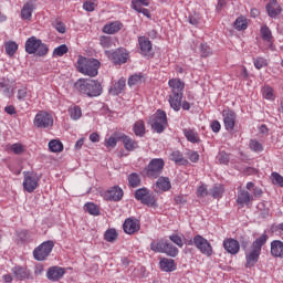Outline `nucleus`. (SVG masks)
Returning <instances> with one entry per match:
<instances>
[{
	"label": "nucleus",
	"mask_w": 283,
	"mask_h": 283,
	"mask_svg": "<svg viewBox=\"0 0 283 283\" xmlns=\"http://www.w3.org/2000/svg\"><path fill=\"white\" fill-rule=\"evenodd\" d=\"M268 241L269 234L263 233L252 242L250 250L245 253V269H253L258 264L262 254V248Z\"/></svg>",
	"instance_id": "obj_1"
},
{
	"label": "nucleus",
	"mask_w": 283,
	"mask_h": 283,
	"mask_svg": "<svg viewBox=\"0 0 283 283\" xmlns=\"http://www.w3.org/2000/svg\"><path fill=\"white\" fill-rule=\"evenodd\" d=\"M75 90L81 94H85L90 98L101 96L103 94V85L96 80L80 78L75 82Z\"/></svg>",
	"instance_id": "obj_2"
},
{
	"label": "nucleus",
	"mask_w": 283,
	"mask_h": 283,
	"mask_svg": "<svg viewBox=\"0 0 283 283\" xmlns=\"http://www.w3.org/2000/svg\"><path fill=\"white\" fill-rule=\"evenodd\" d=\"M98 67H101V62L96 59H87L84 56H78L77 59V71L86 76H98Z\"/></svg>",
	"instance_id": "obj_3"
},
{
	"label": "nucleus",
	"mask_w": 283,
	"mask_h": 283,
	"mask_svg": "<svg viewBox=\"0 0 283 283\" xmlns=\"http://www.w3.org/2000/svg\"><path fill=\"white\" fill-rule=\"evenodd\" d=\"M24 50L27 54H35V56H48V52H50L48 44L34 35L27 40Z\"/></svg>",
	"instance_id": "obj_4"
},
{
	"label": "nucleus",
	"mask_w": 283,
	"mask_h": 283,
	"mask_svg": "<svg viewBox=\"0 0 283 283\" xmlns=\"http://www.w3.org/2000/svg\"><path fill=\"white\" fill-rule=\"evenodd\" d=\"M164 169L165 159L154 158L148 163L147 167L144 169V174L146 178H150V180H156V178H160Z\"/></svg>",
	"instance_id": "obj_5"
},
{
	"label": "nucleus",
	"mask_w": 283,
	"mask_h": 283,
	"mask_svg": "<svg viewBox=\"0 0 283 283\" xmlns=\"http://www.w3.org/2000/svg\"><path fill=\"white\" fill-rule=\"evenodd\" d=\"M149 123L154 132L157 134H163L165 132V127H167V113H165V111L158 109Z\"/></svg>",
	"instance_id": "obj_6"
},
{
	"label": "nucleus",
	"mask_w": 283,
	"mask_h": 283,
	"mask_svg": "<svg viewBox=\"0 0 283 283\" xmlns=\"http://www.w3.org/2000/svg\"><path fill=\"white\" fill-rule=\"evenodd\" d=\"M134 197L146 207H158L156 205V197H154V195H151V192H149V189H147L146 187L135 190Z\"/></svg>",
	"instance_id": "obj_7"
},
{
	"label": "nucleus",
	"mask_w": 283,
	"mask_h": 283,
	"mask_svg": "<svg viewBox=\"0 0 283 283\" xmlns=\"http://www.w3.org/2000/svg\"><path fill=\"white\" fill-rule=\"evenodd\" d=\"M33 125L34 127H38V129H48V127L54 125V118H52L50 113L40 111L33 119Z\"/></svg>",
	"instance_id": "obj_8"
},
{
	"label": "nucleus",
	"mask_w": 283,
	"mask_h": 283,
	"mask_svg": "<svg viewBox=\"0 0 283 283\" xmlns=\"http://www.w3.org/2000/svg\"><path fill=\"white\" fill-rule=\"evenodd\" d=\"M193 243L196 249H198V251H200L202 255H207L208 258H211V255H213V247H211V243L202 235H195Z\"/></svg>",
	"instance_id": "obj_9"
},
{
	"label": "nucleus",
	"mask_w": 283,
	"mask_h": 283,
	"mask_svg": "<svg viewBox=\"0 0 283 283\" xmlns=\"http://www.w3.org/2000/svg\"><path fill=\"white\" fill-rule=\"evenodd\" d=\"M23 189L28 193H32L39 187V176L32 171H23Z\"/></svg>",
	"instance_id": "obj_10"
},
{
	"label": "nucleus",
	"mask_w": 283,
	"mask_h": 283,
	"mask_svg": "<svg viewBox=\"0 0 283 283\" xmlns=\"http://www.w3.org/2000/svg\"><path fill=\"white\" fill-rule=\"evenodd\" d=\"M52 249H54V241L43 242L33 251L34 260L42 262V260H45L52 253Z\"/></svg>",
	"instance_id": "obj_11"
},
{
	"label": "nucleus",
	"mask_w": 283,
	"mask_h": 283,
	"mask_svg": "<svg viewBox=\"0 0 283 283\" xmlns=\"http://www.w3.org/2000/svg\"><path fill=\"white\" fill-rule=\"evenodd\" d=\"M222 116L227 132H233V129H235V112L231 109H223Z\"/></svg>",
	"instance_id": "obj_12"
},
{
	"label": "nucleus",
	"mask_w": 283,
	"mask_h": 283,
	"mask_svg": "<svg viewBox=\"0 0 283 283\" xmlns=\"http://www.w3.org/2000/svg\"><path fill=\"white\" fill-rule=\"evenodd\" d=\"M138 45H139V50H140V54H143V56H151L153 53V44L151 41L149 40V38L145 36V35H140L138 36Z\"/></svg>",
	"instance_id": "obj_13"
},
{
	"label": "nucleus",
	"mask_w": 283,
	"mask_h": 283,
	"mask_svg": "<svg viewBox=\"0 0 283 283\" xmlns=\"http://www.w3.org/2000/svg\"><path fill=\"white\" fill-rule=\"evenodd\" d=\"M123 230L128 235H133V233H137V231H140V221H138V219L128 218L124 221Z\"/></svg>",
	"instance_id": "obj_14"
},
{
	"label": "nucleus",
	"mask_w": 283,
	"mask_h": 283,
	"mask_svg": "<svg viewBox=\"0 0 283 283\" xmlns=\"http://www.w3.org/2000/svg\"><path fill=\"white\" fill-rule=\"evenodd\" d=\"M127 59H129V53H127L126 49H117L112 53V60L115 65L127 63Z\"/></svg>",
	"instance_id": "obj_15"
},
{
	"label": "nucleus",
	"mask_w": 283,
	"mask_h": 283,
	"mask_svg": "<svg viewBox=\"0 0 283 283\" xmlns=\"http://www.w3.org/2000/svg\"><path fill=\"white\" fill-rule=\"evenodd\" d=\"M223 249H226L227 253L230 255H238L240 253V242L235 239H226L223 241Z\"/></svg>",
	"instance_id": "obj_16"
},
{
	"label": "nucleus",
	"mask_w": 283,
	"mask_h": 283,
	"mask_svg": "<svg viewBox=\"0 0 283 283\" xmlns=\"http://www.w3.org/2000/svg\"><path fill=\"white\" fill-rule=\"evenodd\" d=\"M65 275V269L61 266H52L46 272V277L51 282H59Z\"/></svg>",
	"instance_id": "obj_17"
},
{
	"label": "nucleus",
	"mask_w": 283,
	"mask_h": 283,
	"mask_svg": "<svg viewBox=\"0 0 283 283\" xmlns=\"http://www.w3.org/2000/svg\"><path fill=\"white\" fill-rule=\"evenodd\" d=\"M265 8L271 19H277V17L282 14V7L277 2V0H270V3H268Z\"/></svg>",
	"instance_id": "obj_18"
},
{
	"label": "nucleus",
	"mask_w": 283,
	"mask_h": 283,
	"mask_svg": "<svg viewBox=\"0 0 283 283\" xmlns=\"http://www.w3.org/2000/svg\"><path fill=\"white\" fill-rule=\"evenodd\" d=\"M118 140L123 143L126 151H134V149H138V142L125 134L118 135Z\"/></svg>",
	"instance_id": "obj_19"
},
{
	"label": "nucleus",
	"mask_w": 283,
	"mask_h": 283,
	"mask_svg": "<svg viewBox=\"0 0 283 283\" xmlns=\"http://www.w3.org/2000/svg\"><path fill=\"white\" fill-rule=\"evenodd\" d=\"M126 85L127 81L125 80V77H122L111 86L108 92L109 94H112V96H118V94H123V92H125Z\"/></svg>",
	"instance_id": "obj_20"
},
{
	"label": "nucleus",
	"mask_w": 283,
	"mask_h": 283,
	"mask_svg": "<svg viewBox=\"0 0 283 283\" xmlns=\"http://www.w3.org/2000/svg\"><path fill=\"white\" fill-rule=\"evenodd\" d=\"M254 198L251 192L247 190H241L238 192L237 202L238 205H241V207L249 206L250 202H253Z\"/></svg>",
	"instance_id": "obj_21"
},
{
	"label": "nucleus",
	"mask_w": 283,
	"mask_h": 283,
	"mask_svg": "<svg viewBox=\"0 0 283 283\" xmlns=\"http://www.w3.org/2000/svg\"><path fill=\"white\" fill-rule=\"evenodd\" d=\"M168 101L175 112H180V107H182V94L171 93Z\"/></svg>",
	"instance_id": "obj_22"
},
{
	"label": "nucleus",
	"mask_w": 283,
	"mask_h": 283,
	"mask_svg": "<svg viewBox=\"0 0 283 283\" xmlns=\"http://www.w3.org/2000/svg\"><path fill=\"white\" fill-rule=\"evenodd\" d=\"M168 85L171 88V94H182V91L185 90V82L180 78L169 80Z\"/></svg>",
	"instance_id": "obj_23"
},
{
	"label": "nucleus",
	"mask_w": 283,
	"mask_h": 283,
	"mask_svg": "<svg viewBox=\"0 0 283 283\" xmlns=\"http://www.w3.org/2000/svg\"><path fill=\"white\" fill-rule=\"evenodd\" d=\"M11 271L17 280L23 281L30 279V270L25 268L14 266Z\"/></svg>",
	"instance_id": "obj_24"
},
{
	"label": "nucleus",
	"mask_w": 283,
	"mask_h": 283,
	"mask_svg": "<svg viewBox=\"0 0 283 283\" xmlns=\"http://www.w3.org/2000/svg\"><path fill=\"white\" fill-rule=\"evenodd\" d=\"M271 255L273 258H282L283 259V242L280 240H274L271 242Z\"/></svg>",
	"instance_id": "obj_25"
},
{
	"label": "nucleus",
	"mask_w": 283,
	"mask_h": 283,
	"mask_svg": "<svg viewBox=\"0 0 283 283\" xmlns=\"http://www.w3.org/2000/svg\"><path fill=\"white\" fill-rule=\"evenodd\" d=\"M159 266L161 271H165L166 273H171L172 271H176V261L174 259H161L159 262Z\"/></svg>",
	"instance_id": "obj_26"
},
{
	"label": "nucleus",
	"mask_w": 283,
	"mask_h": 283,
	"mask_svg": "<svg viewBox=\"0 0 283 283\" xmlns=\"http://www.w3.org/2000/svg\"><path fill=\"white\" fill-rule=\"evenodd\" d=\"M107 196L108 200H112L113 202H119V200H123V189H120L118 186H115L107 191Z\"/></svg>",
	"instance_id": "obj_27"
},
{
	"label": "nucleus",
	"mask_w": 283,
	"mask_h": 283,
	"mask_svg": "<svg viewBox=\"0 0 283 283\" xmlns=\"http://www.w3.org/2000/svg\"><path fill=\"white\" fill-rule=\"evenodd\" d=\"M184 136L187 138L188 143H200V135H198V132L190 128H184L182 129Z\"/></svg>",
	"instance_id": "obj_28"
},
{
	"label": "nucleus",
	"mask_w": 283,
	"mask_h": 283,
	"mask_svg": "<svg viewBox=\"0 0 283 283\" xmlns=\"http://www.w3.org/2000/svg\"><path fill=\"white\" fill-rule=\"evenodd\" d=\"M156 187L159 191H169L171 189L169 177H159L156 181Z\"/></svg>",
	"instance_id": "obj_29"
},
{
	"label": "nucleus",
	"mask_w": 283,
	"mask_h": 283,
	"mask_svg": "<svg viewBox=\"0 0 283 283\" xmlns=\"http://www.w3.org/2000/svg\"><path fill=\"white\" fill-rule=\"evenodd\" d=\"M122 28L123 23L115 21L104 25L103 32H105V34H116V32H120Z\"/></svg>",
	"instance_id": "obj_30"
},
{
	"label": "nucleus",
	"mask_w": 283,
	"mask_h": 283,
	"mask_svg": "<svg viewBox=\"0 0 283 283\" xmlns=\"http://www.w3.org/2000/svg\"><path fill=\"white\" fill-rule=\"evenodd\" d=\"M34 12V4L25 3L21 9V19L24 21H30L32 19V13Z\"/></svg>",
	"instance_id": "obj_31"
},
{
	"label": "nucleus",
	"mask_w": 283,
	"mask_h": 283,
	"mask_svg": "<svg viewBox=\"0 0 283 283\" xmlns=\"http://www.w3.org/2000/svg\"><path fill=\"white\" fill-rule=\"evenodd\" d=\"M170 160L176 163L177 165H189V160H187L180 150H175L170 154Z\"/></svg>",
	"instance_id": "obj_32"
},
{
	"label": "nucleus",
	"mask_w": 283,
	"mask_h": 283,
	"mask_svg": "<svg viewBox=\"0 0 283 283\" xmlns=\"http://www.w3.org/2000/svg\"><path fill=\"white\" fill-rule=\"evenodd\" d=\"M145 83V75L143 73H137L128 77L129 87H134V85H140Z\"/></svg>",
	"instance_id": "obj_33"
},
{
	"label": "nucleus",
	"mask_w": 283,
	"mask_h": 283,
	"mask_svg": "<svg viewBox=\"0 0 283 283\" xmlns=\"http://www.w3.org/2000/svg\"><path fill=\"white\" fill-rule=\"evenodd\" d=\"M164 253H166V255L169 258H176L178 255V248L169 243V241H165Z\"/></svg>",
	"instance_id": "obj_34"
},
{
	"label": "nucleus",
	"mask_w": 283,
	"mask_h": 283,
	"mask_svg": "<svg viewBox=\"0 0 283 283\" xmlns=\"http://www.w3.org/2000/svg\"><path fill=\"white\" fill-rule=\"evenodd\" d=\"M128 185L129 187H132L133 189H136V187H140V175L136 174V172H132L130 175H128Z\"/></svg>",
	"instance_id": "obj_35"
},
{
	"label": "nucleus",
	"mask_w": 283,
	"mask_h": 283,
	"mask_svg": "<svg viewBox=\"0 0 283 283\" xmlns=\"http://www.w3.org/2000/svg\"><path fill=\"white\" fill-rule=\"evenodd\" d=\"M222 193H224V188L222 185H214L210 191L209 195L214 198L216 200L220 199L222 197Z\"/></svg>",
	"instance_id": "obj_36"
},
{
	"label": "nucleus",
	"mask_w": 283,
	"mask_h": 283,
	"mask_svg": "<svg viewBox=\"0 0 283 283\" xmlns=\"http://www.w3.org/2000/svg\"><path fill=\"white\" fill-rule=\"evenodd\" d=\"M6 53L8 56H14L17 54V51L19 50V44L14 41H9L4 44Z\"/></svg>",
	"instance_id": "obj_37"
},
{
	"label": "nucleus",
	"mask_w": 283,
	"mask_h": 283,
	"mask_svg": "<svg viewBox=\"0 0 283 283\" xmlns=\"http://www.w3.org/2000/svg\"><path fill=\"white\" fill-rule=\"evenodd\" d=\"M49 149L53 154H59L63 149V143L59 139H52L49 142Z\"/></svg>",
	"instance_id": "obj_38"
},
{
	"label": "nucleus",
	"mask_w": 283,
	"mask_h": 283,
	"mask_svg": "<svg viewBox=\"0 0 283 283\" xmlns=\"http://www.w3.org/2000/svg\"><path fill=\"white\" fill-rule=\"evenodd\" d=\"M104 239L106 242H116L118 239V232H116V229L112 228L105 231Z\"/></svg>",
	"instance_id": "obj_39"
},
{
	"label": "nucleus",
	"mask_w": 283,
	"mask_h": 283,
	"mask_svg": "<svg viewBox=\"0 0 283 283\" xmlns=\"http://www.w3.org/2000/svg\"><path fill=\"white\" fill-rule=\"evenodd\" d=\"M263 98L266 101H275V91L271 86H264L262 88Z\"/></svg>",
	"instance_id": "obj_40"
},
{
	"label": "nucleus",
	"mask_w": 283,
	"mask_h": 283,
	"mask_svg": "<svg viewBox=\"0 0 283 283\" xmlns=\"http://www.w3.org/2000/svg\"><path fill=\"white\" fill-rule=\"evenodd\" d=\"M247 28H249V25L244 17L237 18V20L234 21V30H238L240 32L242 30H247Z\"/></svg>",
	"instance_id": "obj_41"
},
{
	"label": "nucleus",
	"mask_w": 283,
	"mask_h": 283,
	"mask_svg": "<svg viewBox=\"0 0 283 283\" xmlns=\"http://www.w3.org/2000/svg\"><path fill=\"white\" fill-rule=\"evenodd\" d=\"M69 114H70V117L72 118V120H78V118H81V116H83V112L81 111V108L78 106H73V107L69 108Z\"/></svg>",
	"instance_id": "obj_42"
},
{
	"label": "nucleus",
	"mask_w": 283,
	"mask_h": 283,
	"mask_svg": "<svg viewBox=\"0 0 283 283\" xmlns=\"http://www.w3.org/2000/svg\"><path fill=\"white\" fill-rule=\"evenodd\" d=\"M133 129L136 136H145V123L143 120L136 122Z\"/></svg>",
	"instance_id": "obj_43"
},
{
	"label": "nucleus",
	"mask_w": 283,
	"mask_h": 283,
	"mask_svg": "<svg viewBox=\"0 0 283 283\" xmlns=\"http://www.w3.org/2000/svg\"><path fill=\"white\" fill-rule=\"evenodd\" d=\"M150 249H151V251H155L156 253H165V241L151 242Z\"/></svg>",
	"instance_id": "obj_44"
},
{
	"label": "nucleus",
	"mask_w": 283,
	"mask_h": 283,
	"mask_svg": "<svg viewBox=\"0 0 283 283\" xmlns=\"http://www.w3.org/2000/svg\"><path fill=\"white\" fill-rule=\"evenodd\" d=\"M99 45H102V48H104L105 50L112 48V36L102 35L99 38Z\"/></svg>",
	"instance_id": "obj_45"
},
{
	"label": "nucleus",
	"mask_w": 283,
	"mask_h": 283,
	"mask_svg": "<svg viewBox=\"0 0 283 283\" xmlns=\"http://www.w3.org/2000/svg\"><path fill=\"white\" fill-rule=\"evenodd\" d=\"M85 210L91 214V216H98L101 213V210H98V206L94 203H86L85 205Z\"/></svg>",
	"instance_id": "obj_46"
},
{
	"label": "nucleus",
	"mask_w": 283,
	"mask_h": 283,
	"mask_svg": "<svg viewBox=\"0 0 283 283\" xmlns=\"http://www.w3.org/2000/svg\"><path fill=\"white\" fill-rule=\"evenodd\" d=\"M0 92H2L4 96L10 97V83L8 81L2 80L0 82Z\"/></svg>",
	"instance_id": "obj_47"
},
{
	"label": "nucleus",
	"mask_w": 283,
	"mask_h": 283,
	"mask_svg": "<svg viewBox=\"0 0 283 283\" xmlns=\"http://www.w3.org/2000/svg\"><path fill=\"white\" fill-rule=\"evenodd\" d=\"M67 45L62 44L53 50V56H63L64 54H67Z\"/></svg>",
	"instance_id": "obj_48"
},
{
	"label": "nucleus",
	"mask_w": 283,
	"mask_h": 283,
	"mask_svg": "<svg viewBox=\"0 0 283 283\" xmlns=\"http://www.w3.org/2000/svg\"><path fill=\"white\" fill-rule=\"evenodd\" d=\"M253 65L256 70H262V67H266L268 65L266 59L264 57L253 59Z\"/></svg>",
	"instance_id": "obj_49"
},
{
	"label": "nucleus",
	"mask_w": 283,
	"mask_h": 283,
	"mask_svg": "<svg viewBox=\"0 0 283 283\" xmlns=\"http://www.w3.org/2000/svg\"><path fill=\"white\" fill-rule=\"evenodd\" d=\"M271 177L273 185H276V187H283V177L280 172H272Z\"/></svg>",
	"instance_id": "obj_50"
},
{
	"label": "nucleus",
	"mask_w": 283,
	"mask_h": 283,
	"mask_svg": "<svg viewBox=\"0 0 283 283\" xmlns=\"http://www.w3.org/2000/svg\"><path fill=\"white\" fill-rule=\"evenodd\" d=\"M169 240H171V242H174V244L179 247V249H182V247L185 245V243L182 242V238L178 234L169 235Z\"/></svg>",
	"instance_id": "obj_51"
},
{
	"label": "nucleus",
	"mask_w": 283,
	"mask_h": 283,
	"mask_svg": "<svg viewBox=\"0 0 283 283\" xmlns=\"http://www.w3.org/2000/svg\"><path fill=\"white\" fill-rule=\"evenodd\" d=\"M200 52H201V56L205 59L207 56H211L212 54L211 48L207 43L200 45Z\"/></svg>",
	"instance_id": "obj_52"
},
{
	"label": "nucleus",
	"mask_w": 283,
	"mask_h": 283,
	"mask_svg": "<svg viewBox=\"0 0 283 283\" xmlns=\"http://www.w3.org/2000/svg\"><path fill=\"white\" fill-rule=\"evenodd\" d=\"M17 98L20 103H23V101L28 98V88L25 87L19 88L17 93Z\"/></svg>",
	"instance_id": "obj_53"
},
{
	"label": "nucleus",
	"mask_w": 283,
	"mask_h": 283,
	"mask_svg": "<svg viewBox=\"0 0 283 283\" xmlns=\"http://www.w3.org/2000/svg\"><path fill=\"white\" fill-rule=\"evenodd\" d=\"M198 198H207L209 196V190L207 189V185H201L197 189Z\"/></svg>",
	"instance_id": "obj_54"
},
{
	"label": "nucleus",
	"mask_w": 283,
	"mask_h": 283,
	"mask_svg": "<svg viewBox=\"0 0 283 283\" xmlns=\"http://www.w3.org/2000/svg\"><path fill=\"white\" fill-rule=\"evenodd\" d=\"M261 36L264 41H271V39H272L271 29H269V27H262L261 28Z\"/></svg>",
	"instance_id": "obj_55"
},
{
	"label": "nucleus",
	"mask_w": 283,
	"mask_h": 283,
	"mask_svg": "<svg viewBox=\"0 0 283 283\" xmlns=\"http://www.w3.org/2000/svg\"><path fill=\"white\" fill-rule=\"evenodd\" d=\"M118 136L117 138L114 136H111L108 139L105 140V147L114 149V147H116L117 143H118Z\"/></svg>",
	"instance_id": "obj_56"
},
{
	"label": "nucleus",
	"mask_w": 283,
	"mask_h": 283,
	"mask_svg": "<svg viewBox=\"0 0 283 283\" xmlns=\"http://www.w3.org/2000/svg\"><path fill=\"white\" fill-rule=\"evenodd\" d=\"M83 9L86 12H94V10H96V2L86 1L83 3Z\"/></svg>",
	"instance_id": "obj_57"
},
{
	"label": "nucleus",
	"mask_w": 283,
	"mask_h": 283,
	"mask_svg": "<svg viewBox=\"0 0 283 283\" xmlns=\"http://www.w3.org/2000/svg\"><path fill=\"white\" fill-rule=\"evenodd\" d=\"M250 149H252V151H262V144L255 139H252L250 142Z\"/></svg>",
	"instance_id": "obj_58"
},
{
	"label": "nucleus",
	"mask_w": 283,
	"mask_h": 283,
	"mask_svg": "<svg viewBox=\"0 0 283 283\" xmlns=\"http://www.w3.org/2000/svg\"><path fill=\"white\" fill-rule=\"evenodd\" d=\"M218 160L220 165H229V155L224 151L219 153Z\"/></svg>",
	"instance_id": "obj_59"
},
{
	"label": "nucleus",
	"mask_w": 283,
	"mask_h": 283,
	"mask_svg": "<svg viewBox=\"0 0 283 283\" xmlns=\"http://www.w3.org/2000/svg\"><path fill=\"white\" fill-rule=\"evenodd\" d=\"M136 6H140L143 8V6L145 8L149 7V1L148 0H133L132 1V7H133V10L136 9Z\"/></svg>",
	"instance_id": "obj_60"
},
{
	"label": "nucleus",
	"mask_w": 283,
	"mask_h": 283,
	"mask_svg": "<svg viewBox=\"0 0 283 283\" xmlns=\"http://www.w3.org/2000/svg\"><path fill=\"white\" fill-rule=\"evenodd\" d=\"M188 158L190 163H198V160H200V155L198 154V151L191 150L188 153Z\"/></svg>",
	"instance_id": "obj_61"
},
{
	"label": "nucleus",
	"mask_w": 283,
	"mask_h": 283,
	"mask_svg": "<svg viewBox=\"0 0 283 283\" xmlns=\"http://www.w3.org/2000/svg\"><path fill=\"white\" fill-rule=\"evenodd\" d=\"M54 28L56 32H59L60 34H65V23L61 21H56L54 24Z\"/></svg>",
	"instance_id": "obj_62"
},
{
	"label": "nucleus",
	"mask_w": 283,
	"mask_h": 283,
	"mask_svg": "<svg viewBox=\"0 0 283 283\" xmlns=\"http://www.w3.org/2000/svg\"><path fill=\"white\" fill-rule=\"evenodd\" d=\"M11 151H13V154H23V145L21 144H13L10 147Z\"/></svg>",
	"instance_id": "obj_63"
},
{
	"label": "nucleus",
	"mask_w": 283,
	"mask_h": 283,
	"mask_svg": "<svg viewBox=\"0 0 283 283\" xmlns=\"http://www.w3.org/2000/svg\"><path fill=\"white\" fill-rule=\"evenodd\" d=\"M210 127H211V129H212V132H213L214 134L220 133V129H222V125H220V122H218V120H213V122L210 124Z\"/></svg>",
	"instance_id": "obj_64"
}]
</instances>
